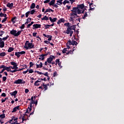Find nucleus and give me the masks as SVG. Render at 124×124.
<instances>
[{"label":"nucleus","instance_id":"obj_1","mask_svg":"<svg viewBox=\"0 0 124 124\" xmlns=\"http://www.w3.org/2000/svg\"><path fill=\"white\" fill-rule=\"evenodd\" d=\"M83 8H85L84 4L78 5L77 7H73V9L71 10L72 12L70 13V16H72L73 15L77 16V13L78 14H83L84 12H85V10L83 9Z\"/></svg>","mask_w":124,"mask_h":124},{"label":"nucleus","instance_id":"obj_2","mask_svg":"<svg viewBox=\"0 0 124 124\" xmlns=\"http://www.w3.org/2000/svg\"><path fill=\"white\" fill-rule=\"evenodd\" d=\"M26 50H29V49H34V45L32 43H30L29 41H26L25 43V46L24 47Z\"/></svg>","mask_w":124,"mask_h":124},{"label":"nucleus","instance_id":"obj_3","mask_svg":"<svg viewBox=\"0 0 124 124\" xmlns=\"http://www.w3.org/2000/svg\"><path fill=\"white\" fill-rule=\"evenodd\" d=\"M22 31H23V30L19 31L17 32V31L13 30L10 31V33L12 35H14V36L17 37V36H19V35L21 34V32H22Z\"/></svg>","mask_w":124,"mask_h":124},{"label":"nucleus","instance_id":"obj_4","mask_svg":"<svg viewBox=\"0 0 124 124\" xmlns=\"http://www.w3.org/2000/svg\"><path fill=\"white\" fill-rule=\"evenodd\" d=\"M77 44H78V43H77L76 41L72 40L71 41V40H69L66 44V45L67 47H68V48H70L69 45H73V46H74V45H77Z\"/></svg>","mask_w":124,"mask_h":124},{"label":"nucleus","instance_id":"obj_5","mask_svg":"<svg viewBox=\"0 0 124 124\" xmlns=\"http://www.w3.org/2000/svg\"><path fill=\"white\" fill-rule=\"evenodd\" d=\"M55 57L53 55H50L49 57L47 58V62L48 63H52V62L53 61V60L55 59Z\"/></svg>","mask_w":124,"mask_h":124},{"label":"nucleus","instance_id":"obj_6","mask_svg":"<svg viewBox=\"0 0 124 124\" xmlns=\"http://www.w3.org/2000/svg\"><path fill=\"white\" fill-rule=\"evenodd\" d=\"M74 31V29H73V27L72 26H69L68 28H67V30L65 31V33L67 34H69V32L70 31Z\"/></svg>","mask_w":124,"mask_h":124},{"label":"nucleus","instance_id":"obj_7","mask_svg":"<svg viewBox=\"0 0 124 124\" xmlns=\"http://www.w3.org/2000/svg\"><path fill=\"white\" fill-rule=\"evenodd\" d=\"M41 24H35L33 25L32 29L35 30L36 29H41Z\"/></svg>","mask_w":124,"mask_h":124},{"label":"nucleus","instance_id":"obj_8","mask_svg":"<svg viewBox=\"0 0 124 124\" xmlns=\"http://www.w3.org/2000/svg\"><path fill=\"white\" fill-rule=\"evenodd\" d=\"M87 3L89 4V7L90 9H89V11H91L92 10H94V7H93V3H90V2H87Z\"/></svg>","mask_w":124,"mask_h":124},{"label":"nucleus","instance_id":"obj_9","mask_svg":"<svg viewBox=\"0 0 124 124\" xmlns=\"http://www.w3.org/2000/svg\"><path fill=\"white\" fill-rule=\"evenodd\" d=\"M42 81H43V78H38V80H36L34 83V86H39L40 84L38 83H40V82H41Z\"/></svg>","mask_w":124,"mask_h":124},{"label":"nucleus","instance_id":"obj_10","mask_svg":"<svg viewBox=\"0 0 124 124\" xmlns=\"http://www.w3.org/2000/svg\"><path fill=\"white\" fill-rule=\"evenodd\" d=\"M22 79H18L17 80H16L14 82V84H22Z\"/></svg>","mask_w":124,"mask_h":124},{"label":"nucleus","instance_id":"obj_11","mask_svg":"<svg viewBox=\"0 0 124 124\" xmlns=\"http://www.w3.org/2000/svg\"><path fill=\"white\" fill-rule=\"evenodd\" d=\"M20 108V106H18L16 107H15L13 110L12 111V113H14L15 112H17V110H19V108Z\"/></svg>","mask_w":124,"mask_h":124},{"label":"nucleus","instance_id":"obj_12","mask_svg":"<svg viewBox=\"0 0 124 124\" xmlns=\"http://www.w3.org/2000/svg\"><path fill=\"white\" fill-rule=\"evenodd\" d=\"M65 20L64 18H61L57 22V24L60 25V24H62V23H64Z\"/></svg>","mask_w":124,"mask_h":124},{"label":"nucleus","instance_id":"obj_13","mask_svg":"<svg viewBox=\"0 0 124 124\" xmlns=\"http://www.w3.org/2000/svg\"><path fill=\"white\" fill-rule=\"evenodd\" d=\"M17 93H18V92L17 91H15L13 92L10 93V94L12 96H16Z\"/></svg>","mask_w":124,"mask_h":124},{"label":"nucleus","instance_id":"obj_14","mask_svg":"<svg viewBox=\"0 0 124 124\" xmlns=\"http://www.w3.org/2000/svg\"><path fill=\"white\" fill-rule=\"evenodd\" d=\"M11 65H13V67L15 68V69L16 68V66H18L17 63H16L14 62H11Z\"/></svg>","mask_w":124,"mask_h":124},{"label":"nucleus","instance_id":"obj_15","mask_svg":"<svg viewBox=\"0 0 124 124\" xmlns=\"http://www.w3.org/2000/svg\"><path fill=\"white\" fill-rule=\"evenodd\" d=\"M49 19L50 22H56L57 20H58V18H57L56 17H54L52 19L51 17H49Z\"/></svg>","mask_w":124,"mask_h":124},{"label":"nucleus","instance_id":"obj_16","mask_svg":"<svg viewBox=\"0 0 124 124\" xmlns=\"http://www.w3.org/2000/svg\"><path fill=\"white\" fill-rule=\"evenodd\" d=\"M55 2H56V0H52L50 2L48 3L49 5L50 6H53L54 4H55Z\"/></svg>","mask_w":124,"mask_h":124},{"label":"nucleus","instance_id":"obj_17","mask_svg":"<svg viewBox=\"0 0 124 124\" xmlns=\"http://www.w3.org/2000/svg\"><path fill=\"white\" fill-rule=\"evenodd\" d=\"M43 65V63L42 62H40V64H36V68H41Z\"/></svg>","mask_w":124,"mask_h":124},{"label":"nucleus","instance_id":"obj_18","mask_svg":"<svg viewBox=\"0 0 124 124\" xmlns=\"http://www.w3.org/2000/svg\"><path fill=\"white\" fill-rule=\"evenodd\" d=\"M32 104H35V105H37V102L34 101H32L30 104V107H32Z\"/></svg>","mask_w":124,"mask_h":124},{"label":"nucleus","instance_id":"obj_19","mask_svg":"<svg viewBox=\"0 0 124 124\" xmlns=\"http://www.w3.org/2000/svg\"><path fill=\"white\" fill-rule=\"evenodd\" d=\"M57 5H61V4H63L62 0H57Z\"/></svg>","mask_w":124,"mask_h":124},{"label":"nucleus","instance_id":"obj_20","mask_svg":"<svg viewBox=\"0 0 124 124\" xmlns=\"http://www.w3.org/2000/svg\"><path fill=\"white\" fill-rule=\"evenodd\" d=\"M44 43H45V44H50V45L51 46H54V44L52 43H50V42L47 41V40H46L45 41H44Z\"/></svg>","mask_w":124,"mask_h":124},{"label":"nucleus","instance_id":"obj_21","mask_svg":"<svg viewBox=\"0 0 124 124\" xmlns=\"http://www.w3.org/2000/svg\"><path fill=\"white\" fill-rule=\"evenodd\" d=\"M70 48H68V47H67V48H64L63 50H62V54H65L66 52H67L68 50L67 49H69Z\"/></svg>","mask_w":124,"mask_h":124},{"label":"nucleus","instance_id":"obj_22","mask_svg":"<svg viewBox=\"0 0 124 124\" xmlns=\"http://www.w3.org/2000/svg\"><path fill=\"white\" fill-rule=\"evenodd\" d=\"M7 6L9 8H12V7H13V3H8Z\"/></svg>","mask_w":124,"mask_h":124},{"label":"nucleus","instance_id":"obj_23","mask_svg":"<svg viewBox=\"0 0 124 124\" xmlns=\"http://www.w3.org/2000/svg\"><path fill=\"white\" fill-rule=\"evenodd\" d=\"M30 8L31 9H34L35 8V3H32L31 6Z\"/></svg>","mask_w":124,"mask_h":124},{"label":"nucleus","instance_id":"obj_24","mask_svg":"<svg viewBox=\"0 0 124 124\" xmlns=\"http://www.w3.org/2000/svg\"><path fill=\"white\" fill-rule=\"evenodd\" d=\"M47 12H54V10H52V9H47L45 12V13H47Z\"/></svg>","mask_w":124,"mask_h":124},{"label":"nucleus","instance_id":"obj_25","mask_svg":"<svg viewBox=\"0 0 124 124\" xmlns=\"http://www.w3.org/2000/svg\"><path fill=\"white\" fill-rule=\"evenodd\" d=\"M13 51H14V48L12 47H10L8 50V53H11Z\"/></svg>","mask_w":124,"mask_h":124},{"label":"nucleus","instance_id":"obj_26","mask_svg":"<svg viewBox=\"0 0 124 124\" xmlns=\"http://www.w3.org/2000/svg\"><path fill=\"white\" fill-rule=\"evenodd\" d=\"M86 17H88V12H85V14L82 17V19H83V20H85Z\"/></svg>","mask_w":124,"mask_h":124},{"label":"nucleus","instance_id":"obj_27","mask_svg":"<svg viewBox=\"0 0 124 124\" xmlns=\"http://www.w3.org/2000/svg\"><path fill=\"white\" fill-rule=\"evenodd\" d=\"M16 18L17 17L16 16H14L12 18L11 21L12 22V23H13V24H15L16 23V21H15V20H16Z\"/></svg>","mask_w":124,"mask_h":124},{"label":"nucleus","instance_id":"obj_28","mask_svg":"<svg viewBox=\"0 0 124 124\" xmlns=\"http://www.w3.org/2000/svg\"><path fill=\"white\" fill-rule=\"evenodd\" d=\"M41 20H44L45 21H48V20H49V18L48 17V16H45L43 18H41Z\"/></svg>","mask_w":124,"mask_h":124},{"label":"nucleus","instance_id":"obj_29","mask_svg":"<svg viewBox=\"0 0 124 124\" xmlns=\"http://www.w3.org/2000/svg\"><path fill=\"white\" fill-rule=\"evenodd\" d=\"M12 119H13V122H15V123H18V118L13 117Z\"/></svg>","mask_w":124,"mask_h":124},{"label":"nucleus","instance_id":"obj_30","mask_svg":"<svg viewBox=\"0 0 124 124\" xmlns=\"http://www.w3.org/2000/svg\"><path fill=\"white\" fill-rule=\"evenodd\" d=\"M4 47V42L2 41L0 43V48H3Z\"/></svg>","mask_w":124,"mask_h":124},{"label":"nucleus","instance_id":"obj_31","mask_svg":"<svg viewBox=\"0 0 124 124\" xmlns=\"http://www.w3.org/2000/svg\"><path fill=\"white\" fill-rule=\"evenodd\" d=\"M15 56H17V58H19L21 57V55L20 54V52H15Z\"/></svg>","mask_w":124,"mask_h":124},{"label":"nucleus","instance_id":"obj_32","mask_svg":"<svg viewBox=\"0 0 124 124\" xmlns=\"http://www.w3.org/2000/svg\"><path fill=\"white\" fill-rule=\"evenodd\" d=\"M6 55V53L5 52H2V53H0V57H4Z\"/></svg>","mask_w":124,"mask_h":124},{"label":"nucleus","instance_id":"obj_33","mask_svg":"<svg viewBox=\"0 0 124 124\" xmlns=\"http://www.w3.org/2000/svg\"><path fill=\"white\" fill-rule=\"evenodd\" d=\"M69 1L67 0H65L63 1V5H65V4H66V3H69Z\"/></svg>","mask_w":124,"mask_h":124},{"label":"nucleus","instance_id":"obj_34","mask_svg":"<svg viewBox=\"0 0 124 124\" xmlns=\"http://www.w3.org/2000/svg\"><path fill=\"white\" fill-rule=\"evenodd\" d=\"M31 13V11H28L25 14V16L26 18H28L29 17V15H30V14Z\"/></svg>","mask_w":124,"mask_h":124},{"label":"nucleus","instance_id":"obj_35","mask_svg":"<svg viewBox=\"0 0 124 124\" xmlns=\"http://www.w3.org/2000/svg\"><path fill=\"white\" fill-rule=\"evenodd\" d=\"M34 12H35V10L33 9L31 11H30V14L31 15H33V14H34Z\"/></svg>","mask_w":124,"mask_h":124},{"label":"nucleus","instance_id":"obj_36","mask_svg":"<svg viewBox=\"0 0 124 124\" xmlns=\"http://www.w3.org/2000/svg\"><path fill=\"white\" fill-rule=\"evenodd\" d=\"M0 118H1V119H4V118H5V114L0 115Z\"/></svg>","mask_w":124,"mask_h":124},{"label":"nucleus","instance_id":"obj_37","mask_svg":"<svg viewBox=\"0 0 124 124\" xmlns=\"http://www.w3.org/2000/svg\"><path fill=\"white\" fill-rule=\"evenodd\" d=\"M44 25L45 26V30H47V29H49V25H46V24H44Z\"/></svg>","mask_w":124,"mask_h":124},{"label":"nucleus","instance_id":"obj_38","mask_svg":"<svg viewBox=\"0 0 124 124\" xmlns=\"http://www.w3.org/2000/svg\"><path fill=\"white\" fill-rule=\"evenodd\" d=\"M29 64H30V68H31V67H32V66H33L34 65V64L32 62H30Z\"/></svg>","mask_w":124,"mask_h":124},{"label":"nucleus","instance_id":"obj_39","mask_svg":"<svg viewBox=\"0 0 124 124\" xmlns=\"http://www.w3.org/2000/svg\"><path fill=\"white\" fill-rule=\"evenodd\" d=\"M55 65H57L58 64V63H59V62H60V59H56V60L55 61Z\"/></svg>","mask_w":124,"mask_h":124},{"label":"nucleus","instance_id":"obj_40","mask_svg":"<svg viewBox=\"0 0 124 124\" xmlns=\"http://www.w3.org/2000/svg\"><path fill=\"white\" fill-rule=\"evenodd\" d=\"M43 87L45 89V91H47V90H48V86H47V84H45Z\"/></svg>","mask_w":124,"mask_h":124},{"label":"nucleus","instance_id":"obj_41","mask_svg":"<svg viewBox=\"0 0 124 124\" xmlns=\"http://www.w3.org/2000/svg\"><path fill=\"white\" fill-rule=\"evenodd\" d=\"M25 27H26V26H25V24H22V25H21V26L20 27V29L21 30H24V29H25Z\"/></svg>","mask_w":124,"mask_h":124},{"label":"nucleus","instance_id":"obj_42","mask_svg":"<svg viewBox=\"0 0 124 124\" xmlns=\"http://www.w3.org/2000/svg\"><path fill=\"white\" fill-rule=\"evenodd\" d=\"M4 31H0V36H2V35H3V34H4Z\"/></svg>","mask_w":124,"mask_h":124},{"label":"nucleus","instance_id":"obj_43","mask_svg":"<svg viewBox=\"0 0 124 124\" xmlns=\"http://www.w3.org/2000/svg\"><path fill=\"white\" fill-rule=\"evenodd\" d=\"M18 71V70H15V69L14 70H10V72H12V73H14L15 72H17Z\"/></svg>","mask_w":124,"mask_h":124},{"label":"nucleus","instance_id":"obj_44","mask_svg":"<svg viewBox=\"0 0 124 124\" xmlns=\"http://www.w3.org/2000/svg\"><path fill=\"white\" fill-rule=\"evenodd\" d=\"M64 26H66V27H67V28H68L70 26V25L69 23H64Z\"/></svg>","mask_w":124,"mask_h":124},{"label":"nucleus","instance_id":"obj_45","mask_svg":"<svg viewBox=\"0 0 124 124\" xmlns=\"http://www.w3.org/2000/svg\"><path fill=\"white\" fill-rule=\"evenodd\" d=\"M8 19V17H5L2 20V23H4V22H6V20Z\"/></svg>","mask_w":124,"mask_h":124},{"label":"nucleus","instance_id":"obj_46","mask_svg":"<svg viewBox=\"0 0 124 124\" xmlns=\"http://www.w3.org/2000/svg\"><path fill=\"white\" fill-rule=\"evenodd\" d=\"M20 55H25L26 54V51H22L21 52H19Z\"/></svg>","mask_w":124,"mask_h":124},{"label":"nucleus","instance_id":"obj_47","mask_svg":"<svg viewBox=\"0 0 124 124\" xmlns=\"http://www.w3.org/2000/svg\"><path fill=\"white\" fill-rule=\"evenodd\" d=\"M70 21H72L73 22H74V16H71L70 17Z\"/></svg>","mask_w":124,"mask_h":124},{"label":"nucleus","instance_id":"obj_48","mask_svg":"<svg viewBox=\"0 0 124 124\" xmlns=\"http://www.w3.org/2000/svg\"><path fill=\"white\" fill-rule=\"evenodd\" d=\"M7 79V78L6 77H2V80H3V82H5V81H6Z\"/></svg>","mask_w":124,"mask_h":124},{"label":"nucleus","instance_id":"obj_49","mask_svg":"<svg viewBox=\"0 0 124 124\" xmlns=\"http://www.w3.org/2000/svg\"><path fill=\"white\" fill-rule=\"evenodd\" d=\"M27 119H26V117L25 116H23V117L22 118V123H24V121H27Z\"/></svg>","mask_w":124,"mask_h":124},{"label":"nucleus","instance_id":"obj_50","mask_svg":"<svg viewBox=\"0 0 124 124\" xmlns=\"http://www.w3.org/2000/svg\"><path fill=\"white\" fill-rule=\"evenodd\" d=\"M35 72H36L38 74H40V75H42V74H43V73L39 72V71H35Z\"/></svg>","mask_w":124,"mask_h":124},{"label":"nucleus","instance_id":"obj_51","mask_svg":"<svg viewBox=\"0 0 124 124\" xmlns=\"http://www.w3.org/2000/svg\"><path fill=\"white\" fill-rule=\"evenodd\" d=\"M42 75H44L45 76H46V77H49V76L48 75V72H46L45 74L43 73V74H42Z\"/></svg>","mask_w":124,"mask_h":124},{"label":"nucleus","instance_id":"obj_52","mask_svg":"<svg viewBox=\"0 0 124 124\" xmlns=\"http://www.w3.org/2000/svg\"><path fill=\"white\" fill-rule=\"evenodd\" d=\"M28 71L29 73H33V70H32V69H28Z\"/></svg>","mask_w":124,"mask_h":124},{"label":"nucleus","instance_id":"obj_53","mask_svg":"<svg viewBox=\"0 0 124 124\" xmlns=\"http://www.w3.org/2000/svg\"><path fill=\"white\" fill-rule=\"evenodd\" d=\"M31 18L30 17H29L27 19V21L29 23H31Z\"/></svg>","mask_w":124,"mask_h":124},{"label":"nucleus","instance_id":"obj_54","mask_svg":"<svg viewBox=\"0 0 124 124\" xmlns=\"http://www.w3.org/2000/svg\"><path fill=\"white\" fill-rule=\"evenodd\" d=\"M23 116L25 117V118H26V117H27V120H29V115H28V114L25 113V114H23Z\"/></svg>","mask_w":124,"mask_h":124},{"label":"nucleus","instance_id":"obj_55","mask_svg":"<svg viewBox=\"0 0 124 124\" xmlns=\"http://www.w3.org/2000/svg\"><path fill=\"white\" fill-rule=\"evenodd\" d=\"M50 2V0H46L44 1V3H48Z\"/></svg>","mask_w":124,"mask_h":124},{"label":"nucleus","instance_id":"obj_56","mask_svg":"<svg viewBox=\"0 0 124 124\" xmlns=\"http://www.w3.org/2000/svg\"><path fill=\"white\" fill-rule=\"evenodd\" d=\"M73 32H74L73 31H69L70 37H71V36H72V34H73Z\"/></svg>","mask_w":124,"mask_h":124},{"label":"nucleus","instance_id":"obj_57","mask_svg":"<svg viewBox=\"0 0 124 124\" xmlns=\"http://www.w3.org/2000/svg\"><path fill=\"white\" fill-rule=\"evenodd\" d=\"M6 70L8 72H10V70H11V69H10L9 67H6Z\"/></svg>","mask_w":124,"mask_h":124},{"label":"nucleus","instance_id":"obj_58","mask_svg":"<svg viewBox=\"0 0 124 124\" xmlns=\"http://www.w3.org/2000/svg\"><path fill=\"white\" fill-rule=\"evenodd\" d=\"M69 0L70 1L71 4H73V2H75L76 1L75 0Z\"/></svg>","mask_w":124,"mask_h":124},{"label":"nucleus","instance_id":"obj_59","mask_svg":"<svg viewBox=\"0 0 124 124\" xmlns=\"http://www.w3.org/2000/svg\"><path fill=\"white\" fill-rule=\"evenodd\" d=\"M1 96H3V97H5V96H6V94H5V93H3L1 94Z\"/></svg>","mask_w":124,"mask_h":124},{"label":"nucleus","instance_id":"obj_60","mask_svg":"<svg viewBox=\"0 0 124 124\" xmlns=\"http://www.w3.org/2000/svg\"><path fill=\"white\" fill-rule=\"evenodd\" d=\"M44 59H45V57H39V60H40V61H44Z\"/></svg>","mask_w":124,"mask_h":124},{"label":"nucleus","instance_id":"obj_61","mask_svg":"<svg viewBox=\"0 0 124 124\" xmlns=\"http://www.w3.org/2000/svg\"><path fill=\"white\" fill-rule=\"evenodd\" d=\"M31 26H32V25H31V23H30V24H29L28 25H27L26 28H27V29H29V28H30Z\"/></svg>","mask_w":124,"mask_h":124},{"label":"nucleus","instance_id":"obj_62","mask_svg":"<svg viewBox=\"0 0 124 124\" xmlns=\"http://www.w3.org/2000/svg\"><path fill=\"white\" fill-rule=\"evenodd\" d=\"M29 92H30V90H29L28 89H25V93H29Z\"/></svg>","mask_w":124,"mask_h":124},{"label":"nucleus","instance_id":"obj_63","mask_svg":"<svg viewBox=\"0 0 124 124\" xmlns=\"http://www.w3.org/2000/svg\"><path fill=\"white\" fill-rule=\"evenodd\" d=\"M37 34V32H33L32 33V35L33 36H34V37H35V36H36V35Z\"/></svg>","mask_w":124,"mask_h":124},{"label":"nucleus","instance_id":"obj_64","mask_svg":"<svg viewBox=\"0 0 124 124\" xmlns=\"http://www.w3.org/2000/svg\"><path fill=\"white\" fill-rule=\"evenodd\" d=\"M53 77H56V76H57V72L53 73Z\"/></svg>","mask_w":124,"mask_h":124}]
</instances>
